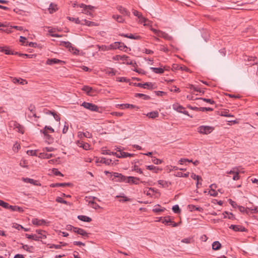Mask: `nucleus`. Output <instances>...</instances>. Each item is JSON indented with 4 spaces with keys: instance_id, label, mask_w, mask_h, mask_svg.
<instances>
[{
    "instance_id": "nucleus-19",
    "label": "nucleus",
    "mask_w": 258,
    "mask_h": 258,
    "mask_svg": "<svg viewBox=\"0 0 258 258\" xmlns=\"http://www.w3.org/2000/svg\"><path fill=\"white\" fill-rule=\"evenodd\" d=\"M158 36L162 37L165 39V40H171L172 39L171 36H169L167 33H165V32H163L162 31H160Z\"/></svg>"
},
{
    "instance_id": "nucleus-7",
    "label": "nucleus",
    "mask_w": 258,
    "mask_h": 258,
    "mask_svg": "<svg viewBox=\"0 0 258 258\" xmlns=\"http://www.w3.org/2000/svg\"><path fill=\"white\" fill-rule=\"evenodd\" d=\"M134 85L144 89H154L155 88L154 87L155 85L151 82H147L144 84L135 83H134Z\"/></svg>"
},
{
    "instance_id": "nucleus-13",
    "label": "nucleus",
    "mask_w": 258,
    "mask_h": 258,
    "mask_svg": "<svg viewBox=\"0 0 258 258\" xmlns=\"http://www.w3.org/2000/svg\"><path fill=\"white\" fill-rule=\"evenodd\" d=\"M64 63V62L62 60H59L57 58H49L46 60V63L48 65H53L54 64Z\"/></svg>"
},
{
    "instance_id": "nucleus-18",
    "label": "nucleus",
    "mask_w": 258,
    "mask_h": 258,
    "mask_svg": "<svg viewBox=\"0 0 258 258\" xmlns=\"http://www.w3.org/2000/svg\"><path fill=\"white\" fill-rule=\"evenodd\" d=\"M71 185L70 183H51L50 185V186L51 187H65V186H69Z\"/></svg>"
},
{
    "instance_id": "nucleus-47",
    "label": "nucleus",
    "mask_w": 258,
    "mask_h": 258,
    "mask_svg": "<svg viewBox=\"0 0 258 258\" xmlns=\"http://www.w3.org/2000/svg\"><path fill=\"white\" fill-rule=\"evenodd\" d=\"M67 19L71 21L75 22L76 24H81V21L79 20V18L67 17Z\"/></svg>"
},
{
    "instance_id": "nucleus-6",
    "label": "nucleus",
    "mask_w": 258,
    "mask_h": 258,
    "mask_svg": "<svg viewBox=\"0 0 258 258\" xmlns=\"http://www.w3.org/2000/svg\"><path fill=\"white\" fill-rule=\"evenodd\" d=\"M10 125L11 127H13L16 131L20 133L24 134V127L20 124L18 122L16 121H11L10 122Z\"/></svg>"
},
{
    "instance_id": "nucleus-5",
    "label": "nucleus",
    "mask_w": 258,
    "mask_h": 258,
    "mask_svg": "<svg viewBox=\"0 0 258 258\" xmlns=\"http://www.w3.org/2000/svg\"><path fill=\"white\" fill-rule=\"evenodd\" d=\"M172 108L179 113H182L185 115L190 116V117H192V116H190L188 114V111L185 110V108L178 103L173 104L172 105Z\"/></svg>"
},
{
    "instance_id": "nucleus-3",
    "label": "nucleus",
    "mask_w": 258,
    "mask_h": 258,
    "mask_svg": "<svg viewBox=\"0 0 258 258\" xmlns=\"http://www.w3.org/2000/svg\"><path fill=\"white\" fill-rule=\"evenodd\" d=\"M82 106H83L84 108L87 109H89L92 111H95V112H99V108L98 107V106L94 104H93V103H89V102H84L82 105H81Z\"/></svg>"
},
{
    "instance_id": "nucleus-38",
    "label": "nucleus",
    "mask_w": 258,
    "mask_h": 258,
    "mask_svg": "<svg viewBox=\"0 0 258 258\" xmlns=\"http://www.w3.org/2000/svg\"><path fill=\"white\" fill-rule=\"evenodd\" d=\"M3 50L1 52H4L6 54H13V51L10 50L9 47L7 46H3Z\"/></svg>"
},
{
    "instance_id": "nucleus-23",
    "label": "nucleus",
    "mask_w": 258,
    "mask_h": 258,
    "mask_svg": "<svg viewBox=\"0 0 258 258\" xmlns=\"http://www.w3.org/2000/svg\"><path fill=\"white\" fill-rule=\"evenodd\" d=\"M22 180L24 181L25 182H26V183H31V184H32L33 185H37L38 184L37 183V180H35L33 179H31V178H28V177H26V178H24V177H23L22 178Z\"/></svg>"
},
{
    "instance_id": "nucleus-8",
    "label": "nucleus",
    "mask_w": 258,
    "mask_h": 258,
    "mask_svg": "<svg viewBox=\"0 0 258 258\" xmlns=\"http://www.w3.org/2000/svg\"><path fill=\"white\" fill-rule=\"evenodd\" d=\"M244 59L247 62L245 63L247 66H251L257 63V58L255 57L245 56Z\"/></svg>"
},
{
    "instance_id": "nucleus-39",
    "label": "nucleus",
    "mask_w": 258,
    "mask_h": 258,
    "mask_svg": "<svg viewBox=\"0 0 258 258\" xmlns=\"http://www.w3.org/2000/svg\"><path fill=\"white\" fill-rule=\"evenodd\" d=\"M191 177L195 179V180H197V186H198V184L200 183L199 182V181L200 180H202V177L199 176V175H196L195 173H192L191 174Z\"/></svg>"
},
{
    "instance_id": "nucleus-31",
    "label": "nucleus",
    "mask_w": 258,
    "mask_h": 258,
    "mask_svg": "<svg viewBox=\"0 0 258 258\" xmlns=\"http://www.w3.org/2000/svg\"><path fill=\"white\" fill-rule=\"evenodd\" d=\"M158 183L162 186L163 187H168L171 183L164 180H159L158 181Z\"/></svg>"
},
{
    "instance_id": "nucleus-16",
    "label": "nucleus",
    "mask_w": 258,
    "mask_h": 258,
    "mask_svg": "<svg viewBox=\"0 0 258 258\" xmlns=\"http://www.w3.org/2000/svg\"><path fill=\"white\" fill-rule=\"evenodd\" d=\"M29 110L30 111V113H28V114L29 118H31L33 117H34L35 118L38 117L36 115V114L35 112V108L34 106L31 105L30 106V107L29 108Z\"/></svg>"
},
{
    "instance_id": "nucleus-27",
    "label": "nucleus",
    "mask_w": 258,
    "mask_h": 258,
    "mask_svg": "<svg viewBox=\"0 0 258 258\" xmlns=\"http://www.w3.org/2000/svg\"><path fill=\"white\" fill-rule=\"evenodd\" d=\"M14 83H19L21 85H24L27 84V81L26 80L22 79L21 78L17 79L15 78L13 80Z\"/></svg>"
},
{
    "instance_id": "nucleus-2",
    "label": "nucleus",
    "mask_w": 258,
    "mask_h": 258,
    "mask_svg": "<svg viewBox=\"0 0 258 258\" xmlns=\"http://www.w3.org/2000/svg\"><path fill=\"white\" fill-rule=\"evenodd\" d=\"M214 127L208 125H201L198 128V132L201 134L208 135L211 133Z\"/></svg>"
},
{
    "instance_id": "nucleus-57",
    "label": "nucleus",
    "mask_w": 258,
    "mask_h": 258,
    "mask_svg": "<svg viewBox=\"0 0 258 258\" xmlns=\"http://www.w3.org/2000/svg\"><path fill=\"white\" fill-rule=\"evenodd\" d=\"M117 81L120 82H128L130 80L125 77H118L116 79Z\"/></svg>"
},
{
    "instance_id": "nucleus-49",
    "label": "nucleus",
    "mask_w": 258,
    "mask_h": 258,
    "mask_svg": "<svg viewBox=\"0 0 258 258\" xmlns=\"http://www.w3.org/2000/svg\"><path fill=\"white\" fill-rule=\"evenodd\" d=\"M221 115L225 117H234V116L229 113V111L225 110L221 112Z\"/></svg>"
},
{
    "instance_id": "nucleus-20",
    "label": "nucleus",
    "mask_w": 258,
    "mask_h": 258,
    "mask_svg": "<svg viewBox=\"0 0 258 258\" xmlns=\"http://www.w3.org/2000/svg\"><path fill=\"white\" fill-rule=\"evenodd\" d=\"M188 88H189L191 90H192L195 92H197V93H199L200 94L202 95L204 93V91H202L200 88H199L198 87H196L193 85L189 84L188 85Z\"/></svg>"
},
{
    "instance_id": "nucleus-25",
    "label": "nucleus",
    "mask_w": 258,
    "mask_h": 258,
    "mask_svg": "<svg viewBox=\"0 0 258 258\" xmlns=\"http://www.w3.org/2000/svg\"><path fill=\"white\" fill-rule=\"evenodd\" d=\"M60 44L66 47V48H69V50H71V49H72V50H74V47L72 46V44L71 43H70L69 41H61L60 42Z\"/></svg>"
},
{
    "instance_id": "nucleus-52",
    "label": "nucleus",
    "mask_w": 258,
    "mask_h": 258,
    "mask_svg": "<svg viewBox=\"0 0 258 258\" xmlns=\"http://www.w3.org/2000/svg\"><path fill=\"white\" fill-rule=\"evenodd\" d=\"M125 63L127 64L132 65L135 68L137 66L136 62L134 60L130 59V58L127 59V60L126 61Z\"/></svg>"
},
{
    "instance_id": "nucleus-56",
    "label": "nucleus",
    "mask_w": 258,
    "mask_h": 258,
    "mask_svg": "<svg viewBox=\"0 0 258 258\" xmlns=\"http://www.w3.org/2000/svg\"><path fill=\"white\" fill-rule=\"evenodd\" d=\"M152 161L155 164H160L162 163V161L160 159H159L156 157H153L152 159Z\"/></svg>"
},
{
    "instance_id": "nucleus-44",
    "label": "nucleus",
    "mask_w": 258,
    "mask_h": 258,
    "mask_svg": "<svg viewBox=\"0 0 258 258\" xmlns=\"http://www.w3.org/2000/svg\"><path fill=\"white\" fill-rule=\"evenodd\" d=\"M99 162L102 163H104L106 165H110L111 164L112 160L110 159H106L105 158L102 157L101 158V160Z\"/></svg>"
},
{
    "instance_id": "nucleus-30",
    "label": "nucleus",
    "mask_w": 258,
    "mask_h": 258,
    "mask_svg": "<svg viewBox=\"0 0 258 258\" xmlns=\"http://www.w3.org/2000/svg\"><path fill=\"white\" fill-rule=\"evenodd\" d=\"M221 247V243L218 241H214L212 244V249L214 250H218Z\"/></svg>"
},
{
    "instance_id": "nucleus-43",
    "label": "nucleus",
    "mask_w": 258,
    "mask_h": 258,
    "mask_svg": "<svg viewBox=\"0 0 258 258\" xmlns=\"http://www.w3.org/2000/svg\"><path fill=\"white\" fill-rule=\"evenodd\" d=\"M112 18L115 19L118 23H123L124 20L123 19L122 17L120 15H113L112 16Z\"/></svg>"
},
{
    "instance_id": "nucleus-34",
    "label": "nucleus",
    "mask_w": 258,
    "mask_h": 258,
    "mask_svg": "<svg viewBox=\"0 0 258 258\" xmlns=\"http://www.w3.org/2000/svg\"><path fill=\"white\" fill-rule=\"evenodd\" d=\"M161 220L162 223L167 225H170V223L172 222L169 217H165L163 219L161 218Z\"/></svg>"
},
{
    "instance_id": "nucleus-55",
    "label": "nucleus",
    "mask_w": 258,
    "mask_h": 258,
    "mask_svg": "<svg viewBox=\"0 0 258 258\" xmlns=\"http://www.w3.org/2000/svg\"><path fill=\"white\" fill-rule=\"evenodd\" d=\"M84 23H81V24L86 25L88 26H92L95 25V23L93 22H91V21H88L87 20H84Z\"/></svg>"
},
{
    "instance_id": "nucleus-50",
    "label": "nucleus",
    "mask_w": 258,
    "mask_h": 258,
    "mask_svg": "<svg viewBox=\"0 0 258 258\" xmlns=\"http://www.w3.org/2000/svg\"><path fill=\"white\" fill-rule=\"evenodd\" d=\"M114 153L115 152H111L110 150H107V149H102V154H104V155H114L115 156V154H114Z\"/></svg>"
},
{
    "instance_id": "nucleus-61",
    "label": "nucleus",
    "mask_w": 258,
    "mask_h": 258,
    "mask_svg": "<svg viewBox=\"0 0 258 258\" xmlns=\"http://www.w3.org/2000/svg\"><path fill=\"white\" fill-rule=\"evenodd\" d=\"M116 57L117 58H119L120 60L125 61V62L129 58V57L128 56L125 55H123L122 56L118 55H116Z\"/></svg>"
},
{
    "instance_id": "nucleus-22",
    "label": "nucleus",
    "mask_w": 258,
    "mask_h": 258,
    "mask_svg": "<svg viewBox=\"0 0 258 258\" xmlns=\"http://www.w3.org/2000/svg\"><path fill=\"white\" fill-rule=\"evenodd\" d=\"M77 145L83 148L84 149L87 150L89 148V145L88 143H85L83 141H78L77 143Z\"/></svg>"
},
{
    "instance_id": "nucleus-15",
    "label": "nucleus",
    "mask_w": 258,
    "mask_h": 258,
    "mask_svg": "<svg viewBox=\"0 0 258 258\" xmlns=\"http://www.w3.org/2000/svg\"><path fill=\"white\" fill-rule=\"evenodd\" d=\"M26 236L28 239H33L35 241L39 240L40 239H45L46 238V235H43L42 236H38V235H35V234L30 235V234H26Z\"/></svg>"
},
{
    "instance_id": "nucleus-45",
    "label": "nucleus",
    "mask_w": 258,
    "mask_h": 258,
    "mask_svg": "<svg viewBox=\"0 0 258 258\" xmlns=\"http://www.w3.org/2000/svg\"><path fill=\"white\" fill-rule=\"evenodd\" d=\"M116 198H122V199L119 200V201L120 202H125L131 201V199L127 198V197L125 196L124 195V194H123V196H116Z\"/></svg>"
},
{
    "instance_id": "nucleus-51",
    "label": "nucleus",
    "mask_w": 258,
    "mask_h": 258,
    "mask_svg": "<svg viewBox=\"0 0 258 258\" xmlns=\"http://www.w3.org/2000/svg\"><path fill=\"white\" fill-rule=\"evenodd\" d=\"M97 47L98 48L99 50L101 51H108V47L107 45H97Z\"/></svg>"
},
{
    "instance_id": "nucleus-53",
    "label": "nucleus",
    "mask_w": 258,
    "mask_h": 258,
    "mask_svg": "<svg viewBox=\"0 0 258 258\" xmlns=\"http://www.w3.org/2000/svg\"><path fill=\"white\" fill-rule=\"evenodd\" d=\"M172 211H173V212L175 213H176V214L179 213L181 211L178 205H177L173 206L172 207Z\"/></svg>"
},
{
    "instance_id": "nucleus-1",
    "label": "nucleus",
    "mask_w": 258,
    "mask_h": 258,
    "mask_svg": "<svg viewBox=\"0 0 258 258\" xmlns=\"http://www.w3.org/2000/svg\"><path fill=\"white\" fill-rule=\"evenodd\" d=\"M127 178V176L123 175L122 174L114 172L113 173L112 177H111V180L115 182H125Z\"/></svg>"
},
{
    "instance_id": "nucleus-63",
    "label": "nucleus",
    "mask_w": 258,
    "mask_h": 258,
    "mask_svg": "<svg viewBox=\"0 0 258 258\" xmlns=\"http://www.w3.org/2000/svg\"><path fill=\"white\" fill-rule=\"evenodd\" d=\"M133 170L134 171H135L139 173L140 174H143V171H142V169L141 168H140L138 167V166H137L136 165H134Z\"/></svg>"
},
{
    "instance_id": "nucleus-28",
    "label": "nucleus",
    "mask_w": 258,
    "mask_h": 258,
    "mask_svg": "<svg viewBox=\"0 0 258 258\" xmlns=\"http://www.w3.org/2000/svg\"><path fill=\"white\" fill-rule=\"evenodd\" d=\"M117 10L119 11V12L126 16H129L130 14V13L129 11H128L125 8L121 7L119 6L117 7Z\"/></svg>"
},
{
    "instance_id": "nucleus-46",
    "label": "nucleus",
    "mask_w": 258,
    "mask_h": 258,
    "mask_svg": "<svg viewBox=\"0 0 258 258\" xmlns=\"http://www.w3.org/2000/svg\"><path fill=\"white\" fill-rule=\"evenodd\" d=\"M40 157H42L43 158L49 159L52 157H53V155L52 154H47L44 153H41L40 154Z\"/></svg>"
},
{
    "instance_id": "nucleus-42",
    "label": "nucleus",
    "mask_w": 258,
    "mask_h": 258,
    "mask_svg": "<svg viewBox=\"0 0 258 258\" xmlns=\"http://www.w3.org/2000/svg\"><path fill=\"white\" fill-rule=\"evenodd\" d=\"M133 14L135 16L138 17L139 19H143L144 22H146L147 21V20L145 18L142 16V15L141 14H140L138 11L136 10H134Z\"/></svg>"
},
{
    "instance_id": "nucleus-40",
    "label": "nucleus",
    "mask_w": 258,
    "mask_h": 258,
    "mask_svg": "<svg viewBox=\"0 0 258 258\" xmlns=\"http://www.w3.org/2000/svg\"><path fill=\"white\" fill-rule=\"evenodd\" d=\"M159 115V113L157 111L150 112L147 114V116L151 118H155Z\"/></svg>"
},
{
    "instance_id": "nucleus-33",
    "label": "nucleus",
    "mask_w": 258,
    "mask_h": 258,
    "mask_svg": "<svg viewBox=\"0 0 258 258\" xmlns=\"http://www.w3.org/2000/svg\"><path fill=\"white\" fill-rule=\"evenodd\" d=\"M50 13H53L57 10V6L56 4L51 3L48 8Z\"/></svg>"
},
{
    "instance_id": "nucleus-48",
    "label": "nucleus",
    "mask_w": 258,
    "mask_h": 258,
    "mask_svg": "<svg viewBox=\"0 0 258 258\" xmlns=\"http://www.w3.org/2000/svg\"><path fill=\"white\" fill-rule=\"evenodd\" d=\"M189 173L188 172L183 173L181 172H177L175 175L177 177H187L189 175Z\"/></svg>"
},
{
    "instance_id": "nucleus-64",
    "label": "nucleus",
    "mask_w": 258,
    "mask_h": 258,
    "mask_svg": "<svg viewBox=\"0 0 258 258\" xmlns=\"http://www.w3.org/2000/svg\"><path fill=\"white\" fill-rule=\"evenodd\" d=\"M238 210L242 213H245L248 214L247 209H245V208L241 206H238Z\"/></svg>"
},
{
    "instance_id": "nucleus-4",
    "label": "nucleus",
    "mask_w": 258,
    "mask_h": 258,
    "mask_svg": "<svg viewBox=\"0 0 258 258\" xmlns=\"http://www.w3.org/2000/svg\"><path fill=\"white\" fill-rule=\"evenodd\" d=\"M79 7L83 8L82 13L91 17L93 16V13L92 12V9L94 8L93 6L90 5H86L83 4L79 5Z\"/></svg>"
},
{
    "instance_id": "nucleus-21",
    "label": "nucleus",
    "mask_w": 258,
    "mask_h": 258,
    "mask_svg": "<svg viewBox=\"0 0 258 258\" xmlns=\"http://www.w3.org/2000/svg\"><path fill=\"white\" fill-rule=\"evenodd\" d=\"M82 90L85 92H86V94L88 95H92V91L93 89L92 87L89 86H84L82 89Z\"/></svg>"
},
{
    "instance_id": "nucleus-36",
    "label": "nucleus",
    "mask_w": 258,
    "mask_h": 258,
    "mask_svg": "<svg viewBox=\"0 0 258 258\" xmlns=\"http://www.w3.org/2000/svg\"><path fill=\"white\" fill-rule=\"evenodd\" d=\"M189 208H190L191 211H194L196 210L199 212H202L204 210L202 207H197L196 206H195L193 205H189Z\"/></svg>"
},
{
    "instance_id": "nucleus-37",
    "label": "nucleus",
    "mask_w": 258,
    "mask_h": 258,
    "mask_svg": "<svg viewBox=\"0 0 258 258\" xmlns=\"http://www.w3.org/2000/svg\"><path fill=\"white\" fill-rule=\"evenodd\" d=\"M165 210V208H161L159 205H157L153 209V212H154V213H159V212H163Z\"/></svg>"
},
{
    "instance_id": "nucleus-12",
    "label": "nucleus",
    "mask_w": 258,
    "mask_h": 258,
    "mask_svg": "<svg viewBox=\"0 0 258 258\" xmlns=\"http://www.w3.org/2000/svg\"><path fill=\"white\" fill-rule=\"evenodd\" d=\"M229 228L235 231L245 232L247 231V229L245 227L240 225H231L229 226Z\"/></svg>"
},
{
    "instance_id": "nucleus-41",
    "label": "nucleus",
    "mask_w": 258,
    "mask_h": 258,
    "mask_svg": "<svg viewBox=\"0 0 258 258\" xmlns=\"http://www.w3.org/2000/svg\"><path fill=\"white\" fill-rule=\"evenodd\" d=\"M22 248L29 252H33L34 250L33 246H28V245H23Z\"/></svg>"
},
{
    "instance_id": "nucleus-24",
    "label": "nucleus",
    "mask_w": 258,
    "mask_h": 258,
    "mask_svg": "<svg viewBox=\"0 0 258 258\" xmlns=\"http://www.w3.org/2000/svg\"><path fill=\"white\" fill-rule=\"evenodd\" d=\"M40 132L42 133L45 138L48 140V142H52L53 141V138L51 136L48 134L47 131L45 130H41Z\"/></svg>"
},
{
    "instance_id": "nucleus-60",
    "label": "nucleus",
    "mask_w": 258,
    "mask_h": 258,
    "mask_svg": "<svg viewBox=\"0 0 258 258\" xmlns=\"http://www.w3.org/2000/svg\"><path fill=\"white\" fill-rule=\"evenodd\" d=\"M199 99H202L203 101H204L207 103H209L211 104H214L215 103V101L211 99H207V98H200Z\"/></svg>"
},
{
    "instance_id": "nucleus-10",
    "label": "nucleus",
    "mask_w": 258,
    "mask_h": 258,
    "mask_svg": "<svg viewBox=\"0 0 258 258\" xmlns=\"http://www.w3.org/2000/svg\"><path fill=\"white\" fill-rule=\"evenodd\" d=\"M127 179H126L125 183H128L130 184H139L140 182V179L138 177L134 176H127Z\"/></svg>"
},
{
    "instance_id": "nucleus-58",
    "label": "nucleus",
    "mask_w": 258,
    "mask_h": 258,
    "mask_svg": "<svg viewBox=\"0 0 258 258\" xmlns=\"http://www.w3.org/2000/svg\"><path fill=\"white\" fill-rule=\"evenodd\" d=\"M52 172L55 175H56V176H63V175L56 168H53L52 169Z\"/></svg>"
},
{
    "instance_id": "nucleus-11",
    "label": "nucleus",
    "mask_w": 258,
    "mask_h": 258,
    "mask_svg": "<svg viewBox=\"0 0 258 258\" xmlns=\"http://www.w3.org/2000/svg\"><path fill=\"white\" fill-rule=\"evenodd\" d=\"M74 232L80 234L84 237H88L89 233H88L85 230L80 228H74Z\"/></svg>"
},
{
    "instance_id": "nucleus-54",
    "label": "nucleus",
    "mask_w": 258,
    "mask_h": 258,
    "mask_svg": "<svg viewBox=\"0 0 258 258\" xmlns=\"http://www.w3.org/2000/svg\"><path fill=\"white\" fill-rule=\"evenodd\" d=\"M0 206H2V207L8 209L9 204L8 203H6L3 200H0Z\"/></svg>"
},
{
    "instance_id": "nucleus-9",
    "label": "nucleus",
    "mask_w": 258,
    "mask_h": 258,
    "mask_svg": "<svg viewBox=\"0 0 258 258\" xmlns=\"http://www.w3.org/2000/svg\"><path fill=\"white\" fill-rule=\"evenodd\" d=\"M118 152H119V153H114L115 156L117 158H126L133 157L134 156V154H131L127 152H120L119 149L117 150Z\"/></svg>"
},
{
    "instance_id": "nucleus-26",
    "label": "nucleus",
    "mask_w": 258,
    "mask_h": 258,
    "mask_svg": "<svg viewBox=\"0 0 258 258\" xmlns=\"http://www.w3.org/2000/svg\"><path fill=\"white\" fill-rule=\"evenodd\" d=\"M150 70L156 74H161L164 72V69L161 68L151 67Z\"/></svg>"
},
{
    "instance_id": "nucleus-62",
    "label": "nucleus",
    "mask_w": 258,
    "mask_h": 258,
    "mask_svg": "<svg viewBox=\"0 0 258 258\" xmlns=\"http://www.w3.org/2000/svg\"><path fill=\"white\" fill-rule=\"evenodd\" d=\"M213 110V109L211 107H200L199 108V111H212Z\"/></svg>"
},
{
    "instance_id": "nucleus-17",
    "label": "nucleus",
    "mask_w": 258,
    "mask_h": 258,
    "mask_svg": "<svg viewBox=\"0 0 258 258\" xmlns=\"http://www.w3.org/2000/svg\"><path fill=\"white\" fill-rule=\"evenodd\" d=\"M119 35L124 37L128 38L130 39H135V40H138V39H140V38H141V37L140 36H138V35L135 36L132 34H128L121 33V34H119Z\"/></svg>"
},
{
    "instance_id": "nucleus-29",
    "label": "nucleus",
    "mask_w": 258,
    "mask_h": 258,
    "mask_svg": "<svg viewBox=\"0 0 258 258\" xmlns=\"http://www.w3.org/2000/svg\"><path fill=\"white\" fill-rule=\"evenodd\" d=\"M78 218L82 221L90 222L92 221V219L87 216L85 215H79Z\"/></svg>"
},
{
    "instance_id": "nucleus-35",
    "label": "nucleus",
    "mask_w": 258,
    "mask_h": 258,
    "mask_svg": "<svg viewBox=\"0 0 258 258\" xmlns=\"http://www.w3.org/2000/svg\"><path fill=\"white\" fill-rule=\"evenodd\" d=\"M89 205L90 207L94 208L96 210L101 208L100 206L93 201H90L89 202Z\"/></svg>"
},
{
    "instance_id": "nucleus-59",
    "label": "nucleus",
    "mask_w": 258,
    "mask_h": 258,
    "mask_svg": "<svg viewBox=\"0 0 258 258\" xmlns=\"http://www.w3.org/2000/svg\"><path fill=\"white\" fill-rule=\"evenodd\" d=\"M55 201L57 203H62V204H68V202L66 201L63 200L61 198H60L59 197H57L56 198Z\"/></svg>"
},
{
    "instance_id": "nucleus-32",
    "label": "nucleus",
    "mask_w": 258,
    "mask_h": 258,
    "mask_svg": "<svg viewBox=\"0 0 258 258\" xmlns=\"http://www.w3.org/2000/svg\"><path fill=\"white\" fill-rule=\"evenodd\" d=\"M135 96L136 97L142 98L145 100H148L151 98L149 96L142 93H136L135 94Z\"/></svg>"
},
{
    "instance_id": "nucleus-14",
    "label": "nucleus",
    "mask_w": 258,
    "mask_h": 258,
    "mask_svg": "<svg viewBox=\"0 0 258 258\" xmlns=\"http://www.w3.org/2000/svg\"><path fill=\"white\" fill-rule=\"evenodd\" d=\"M33 224L37 226H41L45 225L47 222L44 219H38L37 218H34L32 220Z\"/></svg>"
}]
</instances>
